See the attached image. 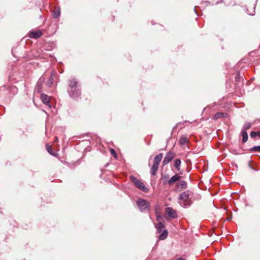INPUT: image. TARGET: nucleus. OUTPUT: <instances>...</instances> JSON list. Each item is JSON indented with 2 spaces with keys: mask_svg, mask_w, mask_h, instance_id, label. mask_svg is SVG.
I'll use <instances>...</instances> for the list:
<instances>
[{
  "mask_svg": "<svg viewBox=\"0 0 260 260\" xmlns=\"http://www.w3.org/2000/svg\"><path fill=\"white\" fill-rule=\"evenodd\" d=\"M137 204L139 209L141 211L147 210L149 206V203L144 199H138L137 201Z\"/></svg>",
  "mask_w": 260,
  "mask_h": 260,
  "instance_id": "nucleus-4",
  "label": "nucleus"
},
{
  "mask_svg": "<svg viewBox=\"0 0 260 260\" xmlns=\"http://www.w3.org/2000/svg\"><path fill=\"white\" fill-rule=\"evenodd\" d=\"M130 180L134 185L141 191L144 192H147L148 191V189L145 186L144 184L136 177L132 176L130 177Z\"/></svg>",
  "mask_w": 260,
  "mask_h": 260,
  "instance_id": "nucleus-3",
  "label": "nucleus"
},
{
  "mask_svg": "<svg viewBox=\"0 0 260 260\" xmlns=\"http://www.w3.org/2000/svg\"><path fill=\"white\" fill-rule=\"evenodd\" d=\"M166 212L169 217L174 218L177 217V213L175 210L171 207H167L166 208Z\"/></svg>",
  "mask_w": 260,
  "mask_h": 260,
  "instance_id": "nucleus-8",
  "label": "nucleus"
},
{
  "mask_svg": "<svg viewBox=\"0 0 260 260\" xmlns=\"http://www.w3.org/2000/svg\"><path fill=\"white\" fill-rule=\"evenodd\" d=\"M250 152H260V146H256L251 147L249 149Z\"/></svg>",
  "mask_w": 260,
  "mask_h": 260,
  "instance_id": "nucleus-21",
  "label": "nucleus"
},
{
  "mask_svg": "<svg viewBox=\"0 0 260 260\" xmlns=\"http://www.w3.org/2000/svg\"><path fill=\"white\" fill-rule=\"evenodd\" d=\"M188 141L187 138L185 136H182L181 137L179 143L180 145H184Z\"/></svg>",
  "mask_w": 260,
  "mask_h": 260,
  "instance_id": "nucleus-13",
  "label": "nucleus"
},
{
  "mask_svg": "<svg viewBox=\"0 0 260 260\" xmlns=\"http://www.w3.org/2000/svg\"><path fill=\"white\" fill-rule=\"evenodd\" d=\"M52 16L54 18H57L60 15V9L59 7H56L55 9L51 11Z\"/></svg>",
  "mask_w": 260,
  "mask_h": 260,
  "instance_id": "nucleus-10",
  "label": "nucleus"
},
{
  "mask_svg": "<svg viewBox=\"0 0 260 260\" xmlns=\"http://www.w3.org/2000/svg\"><path fill=\"white\" fill-rule=\"evenodd\" d=\"M191 192L187 190L184 191L179 195V199L182 202H180V204L183 207L189 206L191 204L190 200Z\"/></svg>",
  "mask_w": 260,
  "mask_h": 260,
  "instance_id": "nucleus-2",
  "label": "nucleus"
},
{
  "mask_svg": "<svg viewBox=\"0 0 260 260\" xmlns=\"http://www.w3.org/2000/svg\"><path fill=\"white\" fill-rule=\"evenodd\" d=\"M162 153H159L156 155L154 157L153 164L159 166V163L162 158Z\"/></svg>",
  "mask_w": 260,
  "mask_h": 260,
  "instance_id": "nucleus-11",
  "label": "nucleus"
},
{
  "mask_svg": "<svg viewBox=\"0 0 260 260\" xmlns=\"http://www.w3.org/2000/svg\"><path fill=\"white\" fill-rule=\"evenodd\" d=\"M157 231L160 233L162 231V229L165 228L164 224L162 222H159L155 226Z\"/></svg>",
  "mask_w": 260,
  "mask_h": 260,
  "instance_id": "nucleus-17",
  "label": "nucleus"
},
{
  "mask_svg": "<svg viewBox=\"0 0 260 260\" xmlns=\"http://www.w3.org/2000/svg\"><path fill=\"white\" fill-rule=\"evenodd\" d=\"M58 141V138L57 137H55V140H54V142H56Z\"/></svg>",
  "mask_w": 260,
  "mask_h": 260,
  "instance_id": "nucleus-30",
  "label": "nucleus"
},
{
  "mask_svg": "<svg viewBox=\"0 0 260 260\" xmlns=\"http://www.w3.org/2000/svg\"><path fill=\"white\" fill-rule=\"evenodd\" d=\"M241 78H242L240 76V74L239 72H237L236 74V81L237 82H239L241 79Z\"/></svg>",
  "mask_w": 260,
  "mask_h": 260,
  "instance_id": "nucleus-24",
  "label": "nucleus"
},
{
  "mask_svg": "<svg viewBox=\"0 0 260 260\" xmlns=\"http://www.w3.org/2000/svg\"><path fill=\"white\" fill-rule=\"evenodd\" d=\"M181 160L180 159H176L174 161V166L177 170H179V168L181 165Z\"/></svg>",
  "mask_w": 260,
  "mask_h": 260,
  "instance_id": "nucleus-19",
  "label": "nucleus"
},
{
  "mask_svg": "<svg viewBox=\"0 0 260 260\" xmlns=\"http://www.w3.org/2000/svg\"><path fill=\"white\" fill-rule=\"evenodd\" d=\"M69 88L68 92L70 96L73 99H76L81 95L80 89L77 85V81L76 79L69 80Z\"/></svg>",
  "mask_w": 260,
  "mask_h": 260,
  "instance_id": "nucleus-1",
  "label": "nucleus"
},
{
  "mask_svg": "<svg viewBox=\"0 0 260 260\" xmlns=\"http://www.w3.org/2000/svg\"><path fill=\"white\" fill-rule=\"evenodd\" d=\"M175 260H184V259L183 258H177V259H176Z\"/></svg>",
  "mask_w": 260,
  "mask_h": 260,
  "instance_id": "nucleus-29",
  "label": "nucleus"
},
{
  "mask_svg": "<svg viewBox=\"0 0 260 260\" xmlns=\"http://www.w3.org/2000/svg\"><path fill=\"white\" fill-rule=\"evenodd\" d=\"M175 154L174 152L172 151H169L168 152L165 157V158L162 161V165L163 166H165L169 164L175 157Z\"/></svg>",
  "mask_w": 260,
  "mask_h": 260,
  "instance_id": "nucleus-5",
  "label": "nucleus"
},
{
  "mask_svg": "<svg viewBox=\"0 0 260 260\" xmlns=\"http://www.w3.org/2000/svg\"><path fill=\"white\" fill-rule=\"evenodd\" d=\"M110 152H111V154L113 156H114V157L116 156V155H117L116 153V152L115 151V150L113 149H112V148L110 149Z\"/></svg>",
  "mask_w": 260,
  "mask_h": 260,
  "instance_id": "nucleus-27",
  "label": "nucleus"
},
{
  "mask_svg": "<svg viewBox=\"0 0 260 260\" xmlns=\"http://www.w3.org/2000/svg\"><path fill=\"white\" fill-rule=\"evenodd\" d=\"M53 81H54L53 75V74H51L50 78L49 79L48 81H47L48 86H51V85L53 84Z\"/></svg>",
  "mask_w": 260,
  "mask_h": 260,
  "instance_id": "nucleus-22",
  "label": "nucleus"
},
{
  "mask_svg": "<svg viewBox=\"0 0 260 260\" xmlns=\"http://www.w3.org/2000/svg\"><path fill=\"white\" fill-rule=\"evenodd\" d=\"M224 115V113L222 112H217L216 113L214 116V119L216 120L220 118L223 117Z\"/></svg>",
  "mask_w": 260,
  "mask_h": 260,
  "instance_id": "nucleus-20",
  "label": "nucleus"
},
{
  "mask_svg": "<svg viewBox=\"0 0 260 260\" xmlns=\"http://www.w3.org/2000/svg\"><path fill=\"white\" fill-rule=\"evenodd\" d=\"M42 35V32L40 30L32 31L29 33V37L30 38L37 39L40 38Z\"/></svg>",
  "mask_w": 260,
  "mask_h": 260,
  "instance_id": "nucleus-7",
  "label": "nucleus"
},
{
  "mask_svg": "<svg viewBox=\"0 0 260 260\" xmlns=\"http://www.w3.org/2000/svg\"><path fill=\"white\" fill-rule=\"evenodd\" d=\"M180 178L181 177L180 176H179L178 174H175L169 180L168 183L169 185L171 186L176 181L180 180Z\"/></svg>",
  "mask_w": 260,
  "mask_h": 260,
  "instance_id": "nucleus-9",
  "label": "nucleus"
},
{
  "mask_svg": "<svg viewBox=\"0 0 260 260\" xmlns=\"http://www.w3.org/2000/svg\"><path fill=\"white\" fill-rule=\"evenodd\" d=\"M176 186L180 189H185L187 187V183L184 180H182L177 182Z\"/></svg>",
  "mask_w": 260,
  "mask_h": 260,
  "instance_id": "nucleus-12",
  "label": "nucleus"
},
{
  "mask_svg": "<svg viewBox=\"0 0 260 260\" xmlns=\"http://www.w3.org/2000/svg\"><path fill=\"white\" fill-rule=\"evenodd\" d=\"M168 236V232L166 230H165L162 233L159 235V239L160 240H165Z\"/></svg>",
  "mask_w": 260,
  "mask_h": 260,
  "instance_id": "nucleus-18",
  "label": "nucleus"
},
{
  "mask_svg": "<svg viewBox=\"0 0 260 260\" xmlns=\"http://www.w3.org/2000/svg\"><path fill=\"white\" fill-rule=\"evenodd\" d=\"M256 136H257L259 138H260V131L257 132Z\"/></svg>",
  "mask_w": 260,
  "mask_h": 260,
  "instance_id": "nucleus-28",
  "label": "nucleus"
},
{
  "mask_svg": "<svg viewBox=\"0 0 260 260\" xmlns=\"http://www.w3.org/2000/svg\"><path fill=\"white\" fill-rule=\"evenodd\" d=\"M256 134H257V132L252 131V132H251L250 135L251 138H254L256 136Z\"/></svg>",
  "mask_w": 260,
  "mask_h": 260,
  "instance_id": "nucleus-25",
  "label": "nucleus"
},
{
  "mask_svg": "<svg viewBox=\"0 0 260 260\" xmlns=\"http://www.w3.org/2000/svg\"><path fill=\"white\" fill-rule=\"evenodd\" d=\"M252 125V123L249 122H245L242 127V131L246 132L247 130L249 129Z\"/></svg>",
  "mask_w": 260,
  "mask_h": 260,
  "instance_id": "nucleus-16",
  "label": "nucleus"
},
{
  "mask_svg": "<svg viewBox=\"0 0 260 260\" xmlns=\"http://www.w3.org/2000/svg\"><path fill=\"white\" fill-rule=\"evenodd\" d=\"M241 135L242 137V142L245 143L248 140V134L245 131H241Z\"/></svg>",
  "mask_w": 260,
  "mask_h": 260,
  "instance_id": "nucleus-15",
  "label": "nucleus"
},
{
  "mask_svg": "<svg viewBox=\"0 0 260 260\" xmlns=\"http://www.w3.org/2000/svg\"><path fill=\"white\" fill-rule=\"evenodd\" d=\"M158 166L155 164H153L150 171V173L151 175L155 176L156 175V172L158 170Z\"/></svg>",
  "mask_w": 260,
  "mask_h": 260,
  "instance_id": "nucleus-14",
  "label": "nucleus"
},
{
  "mask_svg": "<svg viewBox=\"0 0 260 260\" xmlns=\"http://www.w3.org/2000/svg\"><path fill=\"white\" fill-rule=\"evenodd\" d=\"M47 150L50 154L53 155L52 153V148L51 146L47 145Z\"/></svg>",
  "mask_w": 260,
  "mask_h": 260,
  "instance_id": "nucleus-26",
  "label": "nucleus"
},
{
  "mask_svg": "<svg viewBox=\"0 0 260 260\" xmlns=\"http://www.w3.org/2000/svg\"><path fill=\"white\" fill-rule=\"evenodd\" d=\"M44 79L40 78L38 82V89H41L42 84L44 82Z\"/></svg>",
  "mask_w": 260,
  "mask_h": 260,
  "instance_id": "nucleus-23",
  "label": "nucleus"
},
{
  "mask_svg": "<svg viewBox=\"0 0 260 260\" xmlns=\"http://www.w3.org/2000/svg\"><path fill=\"white\" fill-rule=\"evenodd\" d=\"M41 99L44 104L49 107V108H51V104L50 102L49 97L47 94L44 93L41 94Z\"/></svg>",
  "mask_w": 260,
  "mask_h": 260,
  "instance_id": "nucleus-6",
  "label": "nucleus"
}]
</instances>
